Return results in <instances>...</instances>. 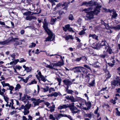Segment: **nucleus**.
Returning <instances> with one entry per match:
<instances>
[{"instance_id": "f257e3e1", "label": "nucleus", "mask_w": 120, "mask_h": 120, "mask_svg": "<svg viewBox=\"0 0 120 120\" xmlns=\"http://www.w3.org/2000/svg\"><path fill=\"white\" fill-rule=\"evenodd\" d=\"M23 103L26 104L25 105H22L19 108V110H21L23 113L24 115H27L30 112L29 109L31 106V104L29 103V101L27 100H26L23 101Z\"/></svg>"}, {"instance_id": "f03ea898", "label": "nucleus", "mask_w": 120, "mask_h": 120, "mask_svg": "<svg viewBox=\"0 0 120 120\" xmlns=\"http://www.w3.org/2000/svg\"><path fill=\"white\" fill-rule=\"evenodd\" d=\"M45 19H44V22H43V27L47 34H48L49 36L46 38V40H45V41H51V39L52 38V32L48 28V24L45 21Z\"/></svg>"}, {"instance_id": "7ed1b4c3", "label": "nucleus", "mask_w": 120, "mask_h": 120, "mask_svg": "<svg viewBox=\"0 0 120 120\" xmlns=\"http://www.w3.org/2000/svg\"><path fill=\"white\" fill-rule=\"evenodd\" d=\"M119 74L120 75V73H119ZM120 78L119 77H117L116 78L117 80H114L112 82V89L114 88L115 86L116 85L118 86L119 85L120 86Z\"/></svg>"}, {"instance_id": "20e7f679", "label": "nucleus", "mask_w": 120, "mask_h": 120, "mask_svg": "<svg viewBox=\"0 0 120 120\" xmlns=\"http://www.w3.org/2000/svg\"><path fill=\"white\" fill-rule=\"evenodd\" d=\"M82 5H86L87 6H92L93 5H99L97 2L94 1L93 0L90 1L88 2H85L82 4Z\"/></svg>"}, {"instance_id": "39448f33", "label": "nucleus", "mask_w": 120, "mask_h": 120, "mask_svg": "<svg viewBox=\"0 0 120 120\" xmlns=\"http://www.w3.org/2000/svg\"><path fill=\"white\" fill-rule=\"evenodd\" d=\"M94 13L93 11H90L86 14V17L87 18V20L93 19L94 18Z\"/></svg>"}, {"instance_id": "423d86ee", "label": "nucleus", "mask_w": 120, "mask_h": 120, "mask_svg": "<svg viewBox=\"0 0 120 120\" xmlns=\"http://www.w3.org/2000/svg\"><path fill=\"white\" fill-rule=\"evenodd\" d=\"M74 103H73L70 106V109L72 113H75L77 112L78 110L76 107L74 106Z\"/></svg>"}, {"instance_id": "0eeeda50", "label": "nucleus", "mask_w": 120, "mask_h": 120, "mask_svg": "<svg viewBox=\"0 0 120 120\" xmlns=\"http://www.w3.org/2000/svg\"><path fill=\"white\" fill-rule=\"evenodd\" d=\"M100 5H98L96 7L94 11H93L94 14L97 15L100 12V8L101 7Z\"/></svg>"}, {"instance_id": "6e6552de", "label": "nucleus", "mask_w": 120, "mask_h": 120, "mask_svg": "<svg viewBox=\"0 0 120 120\" xmlns=\"http://www.w3.org/2000/svg\"><path fill=\"white\" fill-rule=\"evenodd\" d=\"M63 6H64V8L63 9L65 10H67V8L68 6V5L67 3H65L62 4L61 3H59V4H58L56 5V7L57 8L60 7H61Z\"/></svg>"}, {"instance_id": "1a4fd4ad", "label": "nucleus", "mask_w": 120, "mask_h": 120, "mask_svg": "<svg viewBox=\"0 0 120 120\" xmlns=\"http://www.w3.org/2000/svg\"><path fill=\"white\" fill-rule=\"evenodd\" d=\"M55 118L53 117V120H58V119L62 117H67V115H64L62 114H56L55 116Z\"/></svg>"}, {"instance_id": "9d476101", "label": "nucleus", "mask_w": 120, "mask_h": 120, "mask_svg": "<svg viewBox=\"0 0 120 120\" xmlns=\"http://www.w3.org/2000/svg\"><path fill=\"white\" fill-rule=\"evenodd\" d=\"M64 64V63L63 60L62 59L61 60L57 63H53V66L54 67L55 66H60L63 65Z\"/></svg>"}, {"instance_id": "9b49d317", "label": "nucleus", "mask_w": 120, "mask_h": 120, "mask_svg": "<svg viewBox=\"0 0 120 120\" xmlns=\"http://www.w3.org/2000/svg\"><path fill=\"white\" fill-rule=\"evenodd\" d=\"M110 12L111 13L113 12L112 15V19H116V17L118 15L117 13H116V12L114 9H112L111 10H110Z\"/></svg>"}, {"instance_id": "f8f14e48", "label": "nucleus", "mask_w": 120, "mask_h": 120, "mask_svg": "<svg viewBox=\"0 0 120 120\" xmlns=\"http://www.w3.org/2000/svg\"><path fill=\"white\" fill-rule=\"evenodd\" d=\"M79 103L80 106V104H82V105H84L86 103V101L84 99H82L80 97H78L77 99Z\"/></svg>"}, {"instance_id": "ddd939ff", "label": "nucleus", "mask_w": 120, "mask_h": 120, "mask_svg": "<svg viewBox=\"0 0 120 120\" xmlns=\"http://www.w3.org/2000/svg\"><path fill=\"white\" fill-rule=\"evenodd\" d=\"M36 19V17L30 15L26 16V20L31 21L32 19Z\"/></svg>"}, {"instance_id": "4468645a", "label": "nucleus", "mask_w": 120, "mask_h": 120, "mask_svg": "<svg viewBox=\"0 0 120 120\" xmlns=\"http://www.w3.org/2000/svg\"><path fill=\"white\" fill-rule=\"evenodd\" d=\"M63 81L64 84L67 86L68 87L69 86L71 85L72 83L68 79L65 80H64Z\"/></svg>"}, {"instance_id": "2eb2a0df", "label": "nucleus", "mask_w": 120, "mask_h": 120, "mask_svg": "<svg viewBox=\"0 0 120 120\" xmlns=\"http://www.w3.org/2000/svg\"><path fill=\"white\" fill-rule=\"evenodd\" d=\"M43 101L42 100H39V99H36L35 101L33 102V103H34V106L36 105H38L39 104L42 102Z\"/></svg>"}, {"instance_id": "dca6fc26", "label": "nucleus", "mask_w": 120, "mask_h": 120, "mask_svg": "<svg viewBox=\"0 0 120 120\" xmlns=\"http://www.w3.org/2000/svg\"><path fill=\"white\" fill-rule=\"evenodd\" d=\"M105 49L106 50V52L110 54H111L112 53V50L111 49V48L109 46L106 47L105 48Z\"/></svg>"}, {"instance_id": "f3484780", "label": "nucleus", "mask_w": 120, "mask_h": 120, "mask_svg": "<svg viewBox=\"0 0 120 120\" xmlns=\"http://www.w3.org/2000/svg\"><path fill=\"white\" fill-rule=\"evenodd\" d=\"M81 67L77 66L74 67L73 69H75V70L74 71V72H80L81 71L80 69H81Z\"/></svg>"}, {"instance_id": "a211bd4d", "label": "nucleus", "mask_w": 120, "mask_h": 120, "mask_svg": "<svg viewBox=\"0 0 120 120\" xmlns=\"http://www.w3.org/2000/svg\"><path fill=\"white\" fill-rule=\"evenodd\" d=\"M14 38L13 37H11L8 38L7 40L4 41L5 44H6L12 41H13Z\"/></svg>"}, {"instance_id": "6ab92c4d", "label": "nucleus", "mask_w": 120, "mask_h": 120, "mask_svg": "<svg viewBox=\"0 0 120 120\" xmlns=\"http://www.w3.org/2000/svg\"><path fill=\"white\" fill-rule=\"evenodd\" d=\"M47 61L50 64L49 65H48V64L47 65L46 63L45 62H43V64L44 65H45L46 66V67L47 68H50L52 69V65H51L50 62V61H49L48 60Z\"/></svg>"}, {"instance_id": "aec40b11", "label": "nucleus", "mask_w": 120, "mask_h": 120, "mask_svg": "<svg viewBox=\"0 0 120 120\" xmlns=\"http://www.w3.org/2000/svg\"><path fill=\"white\" fill-rule=\"evenodd\" d=\"M65 98L67 100H69L72 102H74L75 101L74 98L72 96H67L65 97Z\"/></svg>"}, {"instance_id": "412c9836", "label": "nucleus", "mask_w": 120, "mask_h": 120, "mask_svg": "<svg viewBox=\"0 0 120 120\" xmlns=\"http://www.w3.org/2000/svg\"><path fill=\"white\" fill-rule=\"evenodd\" d=\"M92 47L95 49H99L100 48V47L99 46V44H97L96 43H94Z\"/></svg>"}, {"instance_id": "4be33fe9", "label": "nucleus", "mask_w": 120, "mask_h": 120, "mask_svg": "<svg viewBox=\"0 0 120 120\" xmlns=\"http://www.w3.org/2000/svg\"><path fill=\"white\" fill-rule=\"evenodd\" d=\"M89 37H92L93 39H95V40H98V36L95 34H90L89 35Z\"/></svg>"}, {"instance_id": "5701e85b", "label": "nucleus", "mask_w": 120, "mask_h": 120, "mask_svg": "<svg viewBox=\"0 0 120 120\" xmlns=\"http://www.w3.org/2000/svg\"><path fill=\"white\" fill-rule=\"evenodd\" d=\"M83 30L79 32V34L80 35H82L85 34V31L86 30V29H84V28L85 27V26H83Z\"/></svg>"}, {"instance_id": "b1692460", "label": "nucleus", "mask_w": 120, "mask_h": 120, "mask_svg": "<svg viewBox=\"0 0 120 120\" xmlns=\"http://www.w3.org/2000/svg\"><path fill=\"white\" fill-rule=\"evenodd\" d=\"M67 108V106L66 105H60L58 107L59 109H65Z\"/></svg>"}, {"instance_id": "393cba45", "label": "nucleus", "mask_w": 120, "mask_h": 120, "mask_svg": "<svg viewBox=\"0 0 120 120\" xmlns=\"http://www.w3.org/2000/svg\"><path fill=\"white\" fill-rule=\"evenodd\" d=\"M1 83L2 84L3 87H4L6 86H9L10 84L8 83H5L4 81L1 82Z\"/></svg>"}, {"instance_id": "a878e982", "label": "nucleus", "mask_w": 120, "mask_h": 120, "mask_svg": "<svg viewBox=\"0 0 120 120\" xmlns=\"http://www.w3.org/2000/svg\"><path fill=\"white\" fill-rule=\"evenodd\" d=\"M21 86L20 84H18L16 86L15 88V90H18L21 88Z\"/></svg>"}, {"instance_id": "bb28decb", "label": "nucleus", "mask_w": 120, "mask_h": 120, "mask_svg": "<svg viewBox=\"0 0 120 120\" xmlns=\"http://www.w3.org/2000/svg\"><path fill=\"white\" fill-rule=\"evenodd\" d=\"M81 70L82 71L83 73L82 74V76L83 77V76L85 74V71L86 70V69L83 67H81Z\"/></svg>"}, {"instance_id": "cd10ccee", "label": "nucleus", "mask_w": 120, "mask_h": 120, "mask_svg": "<svg viewBox=\"0 0 120 120\" xmlns=\"http://www.w3.org/2000/svg\"><path fill=\"white\" fill-rule=\"evenodd\" d=\"M95 83V79L94 78H93L91 82L89 83V84L90 86H94Z\"/></svg>"}, {"instance_id": "c85d7f7f", "label": "nucleus", "mask_w": 120, "mask_h": 120, "mask_svg": "<svg viewBox=\"0 0 120 120\" xmlns=\"http://www.w3.org/2000/svg\"><path fill=\"white\" fill-rule=\"evenodd\" d=\"M91 10L92 9L91 8H89L85 9H83L82 11H85L86 13L87 14V13H88L89 12H90L89 11Z\"/></svg>"}, {"instance_id": "c756f323", "label": "nucleus", "mask_w": 120, "mask_h": 120, "mask_svg": "<svg viewBox=\"0 0 120 120\" xmlns=\"http://www.w3.org/2000/svg\"><path fill=\"white\" fill-rule=\"evenodd\" d=\"M41 89L43 90V91L44 92H46L48 91L49 87L47 86H46L44 88H41Z\"/></svg>"}, {"instance_id": "7c9ffc66", "label": "nucleus", "mask_w": 120, "mask_h": 120, "mask_svg": "<svg viewBox=\"0 0 120 120\" xmlns=\"http://www.w3.org/2000/svg\"><path fill=\"white\" fill-rule=\"evenodd\" d=\"M66 91L68 94H72L74 92L72 90L68 89V88L67 89Z\"/></svg>"}, {"instance_id": "2f4dec72", "label": "nucleus", "mask_w": 120, "mask_h": 120, "mask_svg": "<svg viewBox=\"0 0 120 120\" xmlns=\"http://www.w3.org/2000/svg\"><path fill=\"white\" fill-rule=\"evenodd\" d=\"M85 104H86L87 107L88 108L89 107L90 109L91 107V102L90 101H88Z\"/></svg>"}, {"instance_id": "473e14b6", "label": "nucleus", "mask_w": 120, "mask_h": 120, "mask_svg": "<svg viewBox=\"0 0 120 120\" xmlns=\"http://www.w3.org/2000/svg\"><path fill=\"white\" fill-rule=\"evenodd\" d=\"M83 105H82V104H80V107L81 108V109H83L87 110L89 109V107L88 108L87 107V108H86V107H83Z\"/></svg>"}, {"instance_id": "72a5a7b5", "label": "nucleus", "mask_w": 120, "mask_h": 120, "mask_svg": "<svg viewBox=\"0 0 120 120\" xmlns=\"http://www.w3.org/2000/svg\"><path fill=\"white\" fill-rule=\"evenodd\" d=\"M106 41L105 40H102L100 44V46H104L105 45Z\"/></svg>"}, {"instance_id": "f704fd0d", "label": "nucleus", "mask_w": 120, "mask_h": 120, "mask_svg": "<svg viewBox=\"0 0 120 120\" xmlns=\"http://www.w3.org/2000/svg\"><path fill=\"white\" fill-rule=\"evenodd\" d=\"M103 54H101L99 55L100 57L101 58H105L106 56V53L105 51H104L103 52Z\"/></svg>"}, {"instance_id": "c9c22d12", "label": "nucleus", "mask_w": 120, "mask_h": 120, "mask_svg": "<svg viewBox=\"0 0 120 120\" xmlns=\"http://www.w3.org/2000/svg\"><path fill=\"white\" fill-rule=\"evenodd\" d=\"M37 83V82L36 81L35 79H34L32 81L30 82L28 84L29 85H31L34 84H36Z\"/></svg>"}, {"instance_id": "e433bc0d", "label": "nucleus", "mask_w": 120, "mask_h": 120, "mask_svg": "<svg viewBox=\"0 0 120 120\" xmlns=\"http://www.w3.org/2000/svg\"><path fill=\"white\" fill-rule=\"evenodd\" d=\"M36 44L35 43L33 42H32L31 43V44L29 46V47L30 48L34 47L36 46Z\"/></svg>"}, {"instance_id": "4c0bfd02", "label": "nucleus", "mask_w": 120, "mask_h": 120, "mask_svg": "<svg viewBox=\"0 0 120 120\" xmlns=\"http://www.w3.org/2000/svg\"><path fill=\"white\" fill-rule=\"evenodd\" d=\"M31 13V12L30 11H29L27 12H26L24 13H23V15L27 16H29V15H30Z\"/></svg>"}, {"instance_id": "58836bf2", "label": "nucleus", "mask_w": 120, "mask_h": 120, "mask_svg": "<svg viewBox=\"0 0 120 120\" xmlns=\"http://www.w3.org/2000/svg\"><path fill=\"white\" fill-rule=\"evenodd\" d=\"M4 97V98L5 101L7 103H8V100L9 99L7 96H5L4 95L3 96Z\"/></svg>"}, {"instance_id": "ea45409f", "label": "nucleus", "mask_w": 120, "mask_h": 120, "mask_svg": "<svg viewBox=\"0 0 120 120\" xmlns=\"http://www.w3.org/2000/svg\"><path fill=\"white\" fill-rule=\"evenodd\" d=\"M11 102H10V104L9 105V107H10L11 105H13L14 104L13 100L12 99H11L10 100Z\"/></svg>"}, {"instance_id": "a19ab883", "label": "nucleus", "mask_w": 120, "mask_h": 120, "mask_svg": "<svg viewBox=\"0 0 120 120\" xmlns=\"http://www.w3.org/2000/svg\"><path fill=\"white\" fill-rule=\"evenodd\" d=\"M113 28L116 30L119 29H120V26L119 25H117L116 26H114Z\"/></svg>"}, {"instance_id": "79ce46f5", "label": "nucleus", "mask_w": 120, "mask_h": 120, "mask_svg": "<svg viewBox=\"0 0 120 120\" xmlns=\"http://www.w3.org/2000/svg\"><path fill=\"white\" fill-rule=\"evenodd\" d=\"M41 78V80L43 81L44 82H45L47 80V79L45 78L43 75L40 78Z\"/></svg>"}, {"instance_id": "37998d69", "label": "nucleus", "mask_w": 120, "mask_h": 120, "mask_svg": "<svg viewBox=\"0 0 120 120\" xmlns=\"http://www.w3.org/2000/svg\"><path fill=\"white\" fill-rule=\"evenodd\" d=\"M116 114L117 115L119 116H120V112L118 111V109L116 108Z\"/></svg>"}, {"instance_id": "c03bdc74", "label": "nucleus", "mask_w": 120, "mask_h": 120, "mask_svg": "<svg viewBox=\"0 0 120 120\" xmlns=\"http://www.w3.org/2000/svg\"><path fill=\"white\" fill-rule=\"evenodd\" d=\"M20 80L21 81H23L24 83H26L28 81L27 80L26 78V79H23V78H22Z\"/></svg>"}, {"instance_id": "a18cd8bd", "label": "nucleus", "mask_w": 120, "mask_h": 120, "mask_svg": "<svg viewBox=\"0 0 120 120\" xmlns=\"http://www.w3.org/2000/svg\"><path fill=\"white\" fill-rule=\"evenodd\" d=\"M69 19L70 20H72L74 19V18L72 15L71 14H70L69 16Z\"/></svg>"}, {"instance_id": "49530a36", "label": "nucleus", "mask_w": 120, "mask_h": 120, "mask_svg": "<svg viewBox=\"0 0 120 120\" xmlns=\"http://www.w3.org/2000/svg\"><path fill=\"white\" fill-rule=\"evenodd\" d=\"M86 116V117H88L90 119L91 118V115L90 114H85Z\"/></svg>"}, {"instance_id": "de8ad7c7", "label": "nucleus", "mask_w": 120, "mask_h": 120, "mask_svg": "<svg viewBox=\"0 0 120 120\" xmlns=\"http://www.w3.org/2000/svg\"><path fill=\"white\" fill-rule=\"evenodd\" d=\"M53 56H56L55 57L56 58H61V59H62V56L60 55H53Z\"/></svg>"}, {"instance_id": "09e8293b", "label": "nucleus", "mask_w": 120, "mask_h": 120, "mask_svg": "<svg viewBox=\"0 0 120 120\" xmlns=\"http://www.w3.org/2000/svg\"><path fill=\"white\" fill-rule=\"evenodd\" d=\"M19 60V62L20 63H22L26 61V60L23 58H21Z\"/></svg>"}, {"instance_id": "8fccbe9b", "label": "nucleus", "mask_w": 120, "mask_h": 120, "mask_svg": "<svg viewBox=\"0 0 120 120\" xmlns=\"http://www.w3.org/2000/svg\"><path fill=\"white\" fill-rule=\"evenodd\" d=\"M22 43L21 42H17L15 43V45H17L22 44Z\"/></svg>"}, {"instance_id": "3c124183", "label": "nucleus", "mask_w": 120, "mask_h": 120, "mask_svg": "<svg viewBox=\"0 0 120 120\" xmlns=\"http://www.w3.org/2000/svg\"><path fill=\"white\" fill-rule=\"evenodd\" d=\"M22 119L20 120H27V119L26 117L24 116H23L22 117H21Z\"/></svg>"}, {"instance_id": "603ef678", "label": "nucleus", "mask_w": 120, "mask_h": 120, "mask_svg": "<svg viewBox=\"0 0 120 120\" xmlns=\"http://www.w3.org/2000/svg\"><path fill=\"white\" fill-rule=\"evenodd\" d=\"M84 66L85 67L89 69L91 71V69L90 68L89 66L86 65L85 64L84 65Z\"/></svg>"}, {"instance_id": "864d4df0", "label": "nucleus", "mask_w": 120, "mask_h": 120, "mask_svg": "<svg viewBox=\"0 0 120 120\" xmlns=\"http://www.w3.org/2000/svg\"><path fill=\"white\" fill-rule=\"evenodd\" d=\"M19 60L18 59H17L13 61L14 64L15 65L18 62H19Z\"/></svg>"}, {"instance_id": "5fc2aeb1", "label": "nucleus", "mask_w": 120, "mask_h": 120, "mask_svg": "<svg viewBox=\"0 0 120 120\" xmlns=\"http://www.w3.org/2000/svg\"><path fill=\"white\" fill-rule=\"evenodd\" d=\"M9 87V90H10L12 91L13 89H14V87L12 86H10L9 85V86H8Z\"/></svg>"}, {"instance_id": "6e6d98bb", "label": "nucleus", "mask_w": 120, "mask_h": 120, "mask_svg": "<svg viewBox=\"0 0 120 120\" xmlns=\"http://www.w3.org/2000/svg\"><path fill=\"white\" fill-rule=\"evenodd\" d=\"M28 118L27 119V120H32V117L30 115L28 116Z\"/></svg>"}, {"instance_id": "4d7b16f0", "label": "nucleus", "mask_w": 120, "mask_h": 120, "mask_svg": "<svg viewBox=\"0 0 120 120\" xmlns=\"http://www.w3.org/2000/svg\"><path fill=\"white\" fill-rule=\"evenodd\" d=\"M82 57H81L79 58H76L75 60L76 61H80L82 59Z\"/></svg>"}, {"instance_id": "13d9d810", "label": "nucleus", "mask_w": 120, "mask_h": 120, "mask_svg": "<svg viewBox=\"0 0 120 120\" xmlns=\"http://www.w3.org/2000/svg\"><path fill=\"white\" fill-rule=\"evenodd\" d=\"M26 98V94H24V96L21 98V101H23L25 100Z\"/></svg>"}, {"instance_id": "bf43d9fd", "label": "nucleus", "mask_w": 120, "mask_h": 120, "mask_svg": "<svg viewBox=\"0 0 120 120\" xmlns=\"http://www.w3.org/2000/svg\"><path fill=\"white\" fill-rule=\"evenodd\" d=\"M15 68L16 69H18L19 70H20L21 68V67H20L19 65L16 66L15 67Z\"/></svg>"}, {"instance_id": "052dcab7", "label": "nucleus", "mask_w": 120, "mask_h": 120, "mask_svg": "<svg viewBox=\"0 0 120 120\" xmlns=\"http://www.w3.org/2000/svg\"><path fill=\"white\" fill-rule=\"evenodd\" d=\"M65 28L68 30L70 27V25L68 24L67 25L65 26Z\"/></svg>"}, {"instance_id": "680f3d73", "label": "nucleus", "mask_w": 120, "mask_h": 120, "mask_svg": "<svg viewBox=\"0 0 120 120\" xmlns=\"http://www.w3.org/2000/svg\"><path fill=\"white\" fill-rule=\"evenodd\" d=\"M23 68H24L25 70H28L29 69V68L28 67H26L25 65H24L23 66Z\"/></svg>"}, {"instance_id": "e2e57ef3", "label": "nucleus", "mask_w": 120, "mask_h": 120, "mask_svg": "<svg viewBox=\"0 0 120 120\" xmlns=\"http://www.w3.org/2000/svg\"><path fill=\"white\" fill-rule=\"evenodd\" d=\"M111 103H112L113 104H115L116 103V102L115 100L112 99L111 100Z\"/></svg>"}, {"instance_id": "0e129e2a", "label": "nucleus", "mask_w": 120, "mask_h": 120, "mask_svg": "<svg viewBox=\"0 0 120 120\" xmlns=\"http://www.w3.org/2000/svg\"><path fill=\"white\" fill-rule=\"evenodd\" d=\"M17 111H13L12 112H11L10 113V114H11V115H13V114L15 113H16Z\"/></svg>"}, {"instance_id": "69168bd1", "label": "nucleus", "mask_w": 120, "mask_h": 120, "mask_svg": "<svg viewBox=\"0 0 120 120\" xmlns=\"http://www.w3.org/2000/svg\"><path fill=\"white\" fill-rule=\"evenodd\" d=\"M58 94L57 92H55L53 94V96H54L55 97H57Z\"/></svg>"}, {"instance_id": "338daca9", "label": "nucleus", "mask_w": 120, "mask_h": 120, "mask_svg": "<svg viewBox=\"0 0 120 120\" xmlns=\"http://www.w3.org/2000/svg\"><path fill=\"white\" fill-rule=\"evenodd\" d=\"M49 109L48 110L49 111H50L51 112H52V107L51 106L50 107H49Z\"/></svg>"}, {"instance_id": "774afa93", "label": "nucleus", "mask_w": 120, "mask_h": 120, "mask_svg": "<svg viewBox=\"0 0 120 120\" xmlns=\"http://www.w3.org/2000/svg\"><path fill=\"white\" fill-rule=\"evenodd\" d=\"M115 50L112 51V53H117L118 52V50L117 49H115Z\"/></svg>"}]
</instances>
